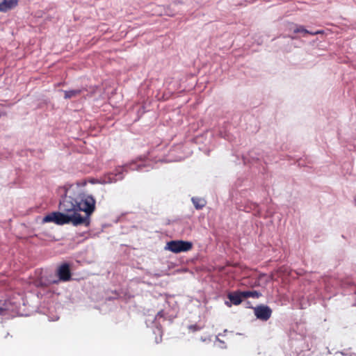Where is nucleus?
Segmentation results:
<instances>
[{"label":"nucleus","instance_id":"obj_13","mask_svg":"<svg viewBox=\"0 0 356 356\" xmlns=\"http://www.w3.org/2000/svg\"><path fill=\"white\" fill-rule=\"evenodd\" d=\"M241 295L243 296V298L249 297L258 298L261 296V293L257 291H243Z\"/></svg>","mask_w":356,"mask_h":356},{"label":"nucleus","instance_id":"obj_22","mask_svg":"<svg viewBox=\"0 0 356 356\" xmlns=\"http://www.w3.org/2000/svg\"><path fill=\"white\" fill-rule=\"evenodd\" d=\"M354 202H355V206H356V194H355V197H354Z\"/></svg>","mask_w":356,"mask_h":356},{"label":"nucleus","instance_id":"obj_23","mask_svg":"<svg viewBox=\"0 0 356 356\" xmlns=\"http://www.w3.org/2000/svg\"><path fill=\"white\" fill-rule=\"evenodd\" d=\"M227 332V330H224V334H226V332Z\"/></svg>","mask_w":356,"mask_h":356},{"label":"nucleus","instance_id":"obj_12","mask_svg":"<svg viewBox=\"0 0 356 356\" xmlns=\"http://www.w3.org/2000/svg\"><path fill=\"white\" fill-rule=\"evenodd\" d=\"M323 31H315V32H310L308 30H307L306 29H305V27L303 26H296V27L293 29V33H303L304 35L305 34H310V35H316V34H318V33H321Z\"/></svg>","mask_w":356,"mask_h":356},{"label":"nucleus","instance_id":"obj_1","mask_svg":"<svg viewBox=\"0 0 356 356\" xmlns=\"http://www.w3.org/2000/svg\"><path fill=\"white\" fill-rule=\"evenodd\" d=\"M87 181H79L76 185H72L65 190V193L60 200L58 209L60 211L69 216L85 218L86 225L89 218V200L88 197L81 192L79 188L84 187Z\"/></svg>","mask_w":356,"mask_h":356},{"label":"nucleus","instance_id":"obj_4","mask_svg":"<svg viewBox=\"0 0 356 356\" xmlns=\"http://www.w3.org/2000/svg\"><path fill=\"white\" fill-rule=\"evenodd\" d=\"M174 318L173 316L168 315V314L164 310L159 311L155 317L153 319H147L146 321V323L148 325V322H151V323L155 325V330H154V333L155 334H159V337H155V342L156 343H160L162 341V332L161 327V319L163 321L168 320L170 322Z\"/></svg>","mask_w":356,"mask_h":356},{"label":"nucleus","instance_id":"obj_9","mask_svg":"<svg viewBox=\"0 0 356 356\" xmlns=\"http://www.w3.org/2000/svg\"><path fill=\"white\" fill-rule=\"evenodd\" d=\"M242 291H235L227 294L229 301H225V304L228 307H231L232 305H238L242 302L243 296L241 295Z\"/></svg>","mask_w":356,"mask_h":356},{"label":"nucleus","instance_id":"obj_6","mask_svg":"<svg viewBox=\"0 0 356 356\" xmlns=\"http://www.w3.org/2000/svg\"><path fill=\"white\" fill-rule=\"evenodd\" d=\"M56 273L58 279L52 282L54 284H58L59 282H67L72 280L70 265L67 263H63L60 264L58 267Z\"/></svg>","mask_w":356,"mask_h":356},{"label":"nucleus","instance_id":"obj_10","mask_svg":"<svg viewBox=\"0 0 356 356\" xmlns=\"http://www.w3.org/2000/svg\"><path fill=\"white\" fill-rule=\"evenodd\" d=\"M18 0H2L0 2V12L6 13L15 8Z\"/></svg>","mask_w":356,"mask_h":356},{"label":"nucleus","instance_id":"obj_5","mask_svg":"<svg viewBox=\"0 0 356 356\" xmlns=\"http://www.w3.org/2000/svg\"><path fill=\"white\" fill-rule=\"evenodd\" d=\"M193 243L190 241L182 240L170 241L166 243L165 250H169L174 253H179L181 252H187L191 250Z\"/></svg>","mask_w":356,"mask_h":356},{"label":"nucleus","instance_id":"obj_16","mask_svg":"<svg viewBox=\"0 0 356 356\" xmlns=\"http://www.w3.org/2000/svg\"><path fill=\"white\" fill-rule=\"evenodd\" d=\"M7 315H8V308L0 307V316H6Z\"/></svg>","mask_w":356,"mask_h":356},{"label":"nucleus","instance_id":"obj_7","mask_svg":"<svg viewBox=\"0 0 356 356\" xmlns=\"http://www.w3.org/2000/svg\"><path fill=\"white\" fill-rule=\"evenodd\" d=\"M253 309L254 315L258 319L266 321L271 316L272 309L267 305H261Z\"/></svg>","mask_w":356,"mask_h":356},{"label":"nucleus","instance_id":"obj_17","mask_svg":"<svg viewBox=\"0 0 356 356\" xmlns=\"http://www.w3.org/2000/svg\"><path fill=\"white\" fill-rule=\"evenodd\" d=\"M95 200L90 195V215L95 211Z\"/></svg>","mask_w":356,"mask_h":356},{"label":"nucleus","instance_id":"obj_20","mask_svg":"<svg viewBox=\"0 0 356 356\" xmlns=\"http://www.w3.org/2000/svg\"><path fill=\"white\" fill-rule=\"evenodd\" d=\"M180 160H181V158H179V159H170V160H168V161H178Z\"/></svg>","mask_w":356,"mask_h":356},{"label":"nucleus","instance_id":"obj_8","mask_svg":"<svg viewBox=\"0 0 356 356\" xmlns=\"http://www.w3.org/2000/svg\"><path fill=\"white\" fill-rule=\"evenodd\" d=\"M243 159L245 164L248 163H254L260 160H262L265 163H268L272 161V160L268 157L260 156L259 153L257 150H251L248 154L243 156Z\"/></svg>","mask_w":356,"mask_h":356},{"label":"nucleus","instance_id":"obj_2","mask_svg":"<svg viewBox=\"0 0 356 356\" xmlns=\"http://www.w3.org/2000/svg\"><path fill=\"white\" fill-rule=\"evenodd\" d=\"M152 168L153 167L149 165L147 161L139 158L125 163L123 165L116 167L112 172H109L99 179L90 178V184L115 183L118 181L123 179L125 174L129 170L147 172Z\"/></svg>","mask_w":356,"mask_h":356},{"label":"nucleus","instance_id":"obj_11","mask_svg":"<svg viewBox=\"0 0 356 356\" xmlns=\"http://www.w3.org/2000/svg\"><path fill=\"white\" fill-rule=\"evenodd\" d=\"M191 201L195 208L197 210L202 209L207 204V202L204 199L197 197H193L191 198Z\"/></svg>","mask_w":356,"mask_h":356},{"label":"nucleus","instance_id":"obj_18","mask_svg":"<svg viewBox=\"0 0 356 356\" xmlns=\"http://www.w3.org/2000/svg\"><path fill=\"white\" fill-rule=\"evenodd\" d=\"M188 329L192 332H196L202 329V327L195 324L189 325Z\"/></svg>","mask_w":356,"mask_h":356},{"label":"nucleus","instance_id":"obj_21","mask_svg":"<svg viewBox=\"0 0 356 356\" xmlns=\"http://www.w3.org/2000/svg\"><path fill=\"white\" fill-rule=\"evenodd\" d=\"M6 115V113H3V112H0V118H1V116H3V115Z\"/></svg>","mask_w":356,"mask_h":356},{"label":"nucleus","instance_id":"obj_3","mask_svg":"<svg viewBox=\"0 0 356 356\" xmlns=\"http://www.w3.org/2000/svg\"><path fill=\"white\" fill-rule=\"evenodd\" d=\"M86 221L85 218H80L74 216H69L64 212L54 211L46 215L43 219V222H54L58 225L72 223L73 225L77 226Z\"/></svg>","mask_w":356,"mask_h":356},{"label":"nucleus","instance_id":"obj_15","mask_svg":"<svg viewBox=\"0 0 356 356\" xmlns=\"http://www.w3.org/2000/svg\"><path fill=\"white\" fill-rule=\"evenodd\" d=\"M219 134H220V137H222L227 140H230L232 139V136L226 131H220Z\"/></svg>","mask_w":356,"mask_h":356},{"label":"nucleus","instance_id":"obj_19","mask_svg":"<svg viewBox=\"0 0 356 356\" xmlns=\"http://www.w3.org/2000/svg\"><path fill=\"white\" fill-rule=\"evenodd\" d=\"M220 335H222V334H219L216 337V340L217 341H219V342H220V343H222V345H224V343H224V341H222V340H220V339L218 338V337H219V336H220Z\"/></svg>","mask_w":356,"mask_h":356},{"label":"nucleus","instance_id":"obj_14","mask_svg":"<svg viewBox=\"0 0 356 356\" xmlns=\"http://www.w3.org/2000/svg\"><path fill=\"white\" fill-rule=\"evenodd\" d=\"M80 90H64L63 92L65 94L64 97L65 99H70L73 97L76 96L80 93Z\"/></svg>","mask_w":356,"mask_h":356}]
</instances>
